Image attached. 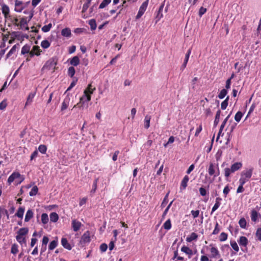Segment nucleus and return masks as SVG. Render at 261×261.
<instances>
[{
    "label": "nucleus",
    "mask_w": 261,
    "mask_h": 261,
    "mask_svg": "<svg viewBox=\"0 0 261 261\" xmlns=\"http://www.w3.org/2000/svg\"><path fill=\"white\" fill-rule=\"evenodd\" d=\"M68 75L71 77L73 76L75 74V69L73 66H71L68 68Z\"/></svg>",
    "instance_id": "nucleus-42"
},
{
    "label": "nucleus",
    "mask_w": 261,
    "mask_h": 261,
    "mask_svg": "<svg viewBox=\"0 0 261 261\" xmlns=\"http://www.w3.org/2000/svg\"><path fill=\"white\" fill-rule=\"evenodd\" d=\"M52 27L51 23H49L47 25H45L42 28V31L44 32H48Z\"/></svg>",
    "instance_id": "nucleus-45"
},
{
    "label": "nucleus",
    "mask_w": 261,
    "mask_h": 261,
    "mask_svg": "<svg viewBox=\"0 0 261 261\" xmlns=\"http://www.w3.org/2000/svg\"><path fill=\"white\" fill-rule=\"evenodd\" d=\"M164 7V4L163 3L160 7L157 15L156 18H158L159 19L163 17V14L162 13L163 9Z\"/></svg>",
    "instance_id": "nucleus-32"
},
{
    "label": "nucleus",
    "mask_w": 261,
    "mask_h": 261,
    "mask_svg": "<svg viewBox=\"0 0 261 261\" xmlns=\"http://www.w3.org/2000/svg\"><path fill=\"white\" fill-rule=\"evenodd\" d=\"M18 245L16 244H13L11 247V252L12 254H15L18 252Z\"/></svg>",
    "instance_id": "nucleus-40"
},
{
    "label": "nucleus",
    "mask_w": 261,
    "mask_h": 261,
    "mask_svg": "<svg viewBox=\"0 0 261 261\" xmlns=\"http://www.w3.org/2000/svg\"><path fill=\"white\" fill-rule=\"evenodd\" d=\"M33 212L31 210H29L26 213L24 221L29 222L33 217Z\"/></svg>",
    "instance_id": "nucleus-16"
},
{
    "label": "nucleus",
    "mask_w": 261,
    "mask_h": 261,
    "mask_svg": "<svg viewBox=\"0 0 261 261\" xmlns=\"http://www.w3.org/2000/svg\"><path fill=\"white\" fill-rule=\"evenodd\" d=\"M7 106V103L5 100H3L0 103V109L3 110H4Z\"/></svg>",
    "instance_id": "nucleus-63"
},
{
    "label": "nucleus",
    "mask_w": 261,
    "mask_h": 261,
    "mask_svg": "<svg viewBox=\"0 0 261 261\" xmlns=\"http://www.w3.org/2000/svg\"><path fill=\"white\" fill-rule=\"evenodd\" d=\"M58 59L56 57H53L49 59L43 66L41 71L44 70H50L52 67H54V70L56 69L55 66L57 64Z\"/></svg>",
    "instance_id": "nucleus-3"
},
{
    "label": "nucleus",
    "mask_w": 261,
    "mask_h": 261,
    "mask_svg": "<svg viewBox=\"0 0 261 261\" xmlns=\"http://www.w3.org/2000/svg\"><path fill=\"white\" fill-rule=\"evenodd\" d=\"M7 215L8 219L9 218V214L8 211L5 208L4 206H0V217L2 215Z\"/></svg>",
    "instance_id": "nucleus-24"
},
{
    "label": "nucleus",
    "mask_w": 261,
    "mask_h": 261,
    "mask_svg": "<svg viewBox=\"0 0 261 261\" xmlns=\"http://www.w3.org/2000/svg\"><path fill=\"white\" fill-rule=\"evenodd\" d=\"M35 96V94L34 93H31L29 94L28 97V98H27V100L26 101V103H25V106L28 105H30L32 101V100L34 98Z\"/></svg>",
    "instance_id": "nucleus-36"
},
{
    "label": "nucleus",
    "mask_w": 261,
    "mask_h": 261,
    "mask_svg": "<svg viewBox=\"0 0 261 261\" xmlns=\"http://www.w3.org/2000/svg\"><path fill=\"white\" fill-rule=\"evenodd\" d=\"M168 195H169V193H168L165 196L162 203H161V207H164L166 206V205L167 204V202H168Z\"/></svg>",
    "instance_id": "nucleus-50"
},
{
    "label": "nucleus",
    "mask_w": 261,
    "mask_h": 261,
    "mask_svg": "<svg viewBox=\"0 0 261 261\" xmlns=\"http://www.w3.org/2000/svg\"><path fill=\"white\" fill-rule=\"evenodd\" d=\"M47 147L45 145H40L39 146L38 150L42 153H45L46 151Z\"/></svg>",
    "instance_id": "nucleus-44"
},
{
    "label": "nucleus",
    "mask_w": 261,
    "mask_h": 261,
    "mask_svg": "<svg viewBox=\"0 0 261 261\" xmlns=\"http://www.w3.org/2000/svg\"><path fill=\"white\" fill-rule=\"evenodd\" d=\"M2 12L4 14L5 17L6 18H8V17H10V15H9V8L8 6H7L6 5H3L2 6Z\"/></svg>",
    "instance_id": "nucleus-12"
},
{
    "label": "nucleus",
    "mask_w": 261,
    "mask_h": 261,
    "mask_svg": "<svg viewBox=\"0 0 261 261\" xmlns=\"http://www.w3.org/2000/svg\"><path fill=\"white\" fill-rule=\"evenodd\" d=\"M81 225V223L76 221V220H73L72 221V227L74 231H77L80 229Z\"/></svg>",
    "instance_id": "nucleus-8"
},
{
    "label": "nucleus",
    "mask_w": 261,
    "mask_h": 261,
    "mask_svg": "<svg viewBox=\"0 0 261 261\" xmlns=\"http://www.w3.org/2000/svg\"><path fill=\"white\" fill-rule=\"evenodd\" d=\"M181 251L188 254L189 258H190L193 255V251L188 247L184 246L181 247Z\"/></svg>",
    "instance_id": "nucleus-9"
},
{
    "label": "nucleus",
    "mask_w": 261,
    "mask_h": 261,
    "mask_svg": "<svg viewBox=\"0 0 261 261\" xmlns=\"http://www.w3.org/2000/svg\"><path fill=\"white\" fill-rule=\"evenodd\" d=\"M69 100H70V98L69 97H67L64 100L63 102H62L61 108V110L62 111H64L68 108Z\"/></svg>",
    "instance_id": "nucleus-15"
},
{
    "label": "nucleus",
    "mask_w": 261,
    "mask_h": 261,
    "mask_svg": "<svg viewBox=\"0 0 261 261\" xmlns=\"http://www.w3.org/2000/svg\"><path fill=\"white\" fill-rule=\"evenodd\" d=\"M225 125H224L223 123H222V124L221 125V126H220V128L218 134V136H217V139H216V141H217L218 140V139H219V138L220 137V136L221 135V134L222 133V132L223 130V129Z\"/></svg>",
    "instance_id": "nucleus-55"
},
{
    "label": "nucleus",
    "mask_w": 261,
    "mask_h": 261,
    "mask_svg": "<svg viewBox=\"0 0 261 261\" xmlns=\"http://www.w3.org/2000/svg\"><path fill=\"white\" fill-rule=\"evenodd\" d=\"M91 84L88 85V87L84 90V95L81 97L80 101L76 105H74L72 110H73L74 108L78 107L81 108L83 107V104L85 102H88L91 100V95L90 94H92L93 91L95 90V88H92Z\"/></svg>",
    "instance_id": "nucleus-1"
},
{
    "label": "nucleus",
    "mask_w": 261,
    "mask_h": 261,
    "mask_svg": "<svg viewBox=\"0 0 261 261\" xmlns=\"http://www.w3.org/2000/svg\"><path fill=\"white\" fill-rule=\"evenodd\" d=\"M29 232V229L27 227L21 228L17 231V235L16 236V239L17 241H19L21 239V237H24L25 235L28 234Z\"/></svg>",
    "instance_id": "nucleus-4"
},
{
    "label": "nucleus",
    "mask_w": 261,
    "mask_h": 261,
    "mask_svg": "<svg viewBox=\"0 0 261 261\" xmlns=\"http://www.w3.org/2000/svg\"><path fill=\"white\" fill-rule=\"evenodd\" d=\"M24 210V208L23 207H19L17 213L15 214V216H17V217L22 219L23 216Z\"/></svg>",
    "instance_id": "nucleus-17"
},
{
    "label": "nucleus",
    "mask_w": 261,
    "mask_h": 261,
    "mask_svg": "<svg viewBox=\"0 0 261 261\" xmlns=\"http://www.w3.org/2000/svg\"><path fill=\"white\" fill-rule=\"evenodd\" d=\"M229 100V96H227L226 99L221 103V108L222 110H225L228 106Z\"/></svg>",
    "instance_id": "nucleus-26"
},
{
    "label": "nucleus",
    "mask_w": 261,
    "mask_h": 261,
    "mask_svg": "<svg viewBox=\"0 0 261 261\" xmlns=\"http://www.w3.org/2000/svg\"><path fill=\"white\" fill-rule=\"evenodd\" d=\"M191 214L194 218H197L199 215V210H196V211L192 210L191 211Z\"/></svg>",
    "instance_id": "nucleus-59"
},
{
    "label": "nucleus",
    "mask_w": 261,
    "mask_h": 261,
    "mask_svg": "<svg viewBox=\"0 0 261 261\" xmlns=\"http://www.w3.org/2000/svg\"><path fill=\"white\" fill-rule=\"evenodd\" d=\"M206 11V9L201 7L199 10V15L201 17Z\"/></svg>",
    "instance_id": "nucleus-58"
},
{
    "label": "nucleus",
    "mask_w": 261,
    "mask_h": 261,
    "mask_svg": "<svg viewBox=\"0 0 261 261\" xmlns=\"http://www.w3.org/2000/svg\"><path fill=\"white\" fill-rule=\"evenodd\" d=\"M70 64L74 66H76L80 64V59L77 56L73 57L70 61Z\"/></svg>",
    "instance_id": "nucleus-14"
},
{
    "label": "nucleus",
    "mask_w": 261,
    "mask_h": 261,
    "mask_svg": "<svg viewBox=\"0 0 261 261\" xmlns=\"http://www.w3.org/2000/svg\"><path fill=\"white\" fill-rule=\"evenodd\" d=\"M91 239L90 237V232L89 231H87L82 236L81 242L82 243H87L90 242Z\"/></svg>",
    "instance_id": "nucleus-5"
},
{
    "label": "nucleus",
    "mask_w": 261,
    "mask_h": 261,
    "mask_svg": "<svg viewBox=\"0 0 261 261\" xmlns=\"http://www.w3.org/2000/svg\"><path fill=\"white\" fill-rule=\"evenodd\" d=\"M92 0H86V2L84 4L83 6L82 13H85L89 8L90 4H91Z\"/></svg>",
    "instance_id": "nucleus-29"
},
{
    "label": "nucleus",
    "mask_w": 261,
    "mask_h": 261,
    "mask_svg": "<svg viewBox=\"0 0 261 261\" xmlns=\"http://www.w3.org/2000/svg\"><path fill=\"white\" fill-rule=\"evenodd\" d=\"M257 216H258L257 212L255 210H253L251 211V218L252 221L253 222H255L257 220Z\"/></svg>",
    "instance_id": "nucleus-31"
},
{
    "label": "nucleus",
    "mask_w": 261,
    "mask_h": 261,
    "mask_svg": "<svg viewBox=\"0 0 261 261\" xmlns=\"http://www.w3.org/2000/svg\"><path fill=\"white\" fill-rule=\"evenodd\" d=\"M242 167V164L241 162H236L231 166L230 168H226L224 169L225 176L228 177L231 173H233L239 170Z\"/></svg>",
    "instance_id": "nucleus-2"
},
{
    "label": "nucleus",
    "mask_w": 261,
    "mask_h": 261,
    "mask_svg": "<svg viewBox=\"0 0 261 261\" xmlns=\"http://www.w3.org/2000/svg\"><path fill=\"white\" fill-rule=\"evenodd\" d=\"M197 238H198V235L195 232H192L190 236L188 237L187 238L186 241L188 242H191L193 240H196L197 239Z\"/></svg>",
    "instance_id": "nucleus-19"
},
{
    "label": "nucleus",
    "mask_w": 261,
    "mask_h": 261,
    "mask_svg": "<svg viewBox=\"0 0 261 261\" xmlns=\"http://www.w3.org/2000/svg\"><path fill=\"white\" fill-rule=\"evenodd\" d=\"M199 192H200V195L202 196H205L206 194V190L202 187H201L199 188Z\"/></svg>",
    "instance_id": "nucleus-61"
},
{
    "label": "nucleus",
    "mask_w": 261,
    "mask_h": 261,
    "mask_svg": "<svg viewBox=\"0 0 261 261\" xmlns=\"http://www.w3.org/2000/svg\"><path fill=\"white\" fill-rule=\"evenodd\" d=\"M173 202V201H172L168 205V206L166 207V208L165 209V210L164 211L163 214V215H162V219H164L165 216L166 215L170 207L171 206L172 203Z\"/></svg>",
    "instance_id": "nucleus-52"
},
{
    "label": "nucleus",
    "mask_w": 261,
    "mask_h": 261,
    "mask_svg": "<svg viewBox=\"0 0 261 261\" xmlns=\"http://www.w3.org/2000/svg\"><path fill=\"white\" fill-rule=\"evenodd\" d=\"M50 220L53 222H56L59 219V216L57 213L53 212L50 214Z\"/></svg>",
    "instance_id": "nucleus-18"
},
{
    "label": "nucleus",
    "mask_w": 261,
    "mask_h": 261,
    "mask_svg": "<svg viewBox=\"0 0 261 261\" xmlns=\"http://www.w3.org/2000/svg\"><path fill=\"white\" fill-rule=\"evenodd\" d=\"M50 43L47 40H43L41 43V46L43 48H47L50 46Z\"/></svg>",
    "instance_id": "nucleus-41"
},
{
    "label": "nucleus",
    "mask_w": 261,
    "mask_h": 261,
    "mask_svg": "<svg viewBox=\"0 0 261 261\" xmlns=\"http://www.w3.org/2000/svg\"><path fill=\"white\" fill-rule=\"evenodd\" d=\"M30 50V46L29 45L25 44V45H24L22 47V48L21 49V53L22 55H24L27 53H29Z\"/></svg>",
    "instance_id": "nucleus-25"
},
{
    "label": "nucleus",
    "mask_w": 261,
    "mask_h": 261,
    "mask_svg": "<svg viewBox=\"0 0 261 261\" xmlns=\"http://www.w3.org/2000/svg\"><path fill=\"white\" fill-rule=\"evenodd\" d=\"M211 252L212 254L213 257H216V256L219 255L218 249L214 247L211 248Z\"/></svg>",
    "instance_id": "nucleus-43"
},
{
    "label": "nucleus",
    "mask_w": 261,
    "mask_h": 261,
    "mask_svg": "<svg viewBox=\"0 0 261 261\" xmlns=\"http://www.w3.org/2000/svg\"><path fill=\"white\" fill-rule=\"evenodd\" d=\"M238 243L240 245L246 247L248 243V241L246 237L242 236L240 238Z\"/></svg>",
    "instance_id": "nucleus-11"
},
{
    "label": "nucleus",
    "mask_w": 261,
    "mask_h": 261,
    "mask_svg": "<svg viewBox=\"0 0 261 261\" xmlns=\"http://www.w3.org/2000/svg\"><path fill=\"white\" fill-rule=\"evenodd\" d=\"M151 119V117L148 115H146L145 117V125L144 127L145 128L147 129L150 126V121Z\"/></svg>",
    "instance_id": "nucleus-23"
},
{
    "label": "nucleus",
    "mask_w": 261,
    "mask_h": 261,
    "mask_svg": "<svg viewBox=\"0 0 261 261\" xmlns=\"http://www.w3.org/2000/svg\"><path fill=\"white\" fill-rule=\"evenodd\" d=\"M218 226H219L218 223H216L215 229L212 233L213 234H216L219 233L220 229L218 227Z\"/></svg>",
    "instance_id": "nucleus-64"
},
{
    "label": "nucleus",
    "mask_w": 261,
    "mask_h": 261,
    "mask_svg": "<svg viewBox=\"0 0 261 261\" xmlns=\"http://www.w3.org/2000/svg\"><path fill=\"white\" fill-rule=\"evenodd\" d=\"M255 235L258 240L261 241V228H257Z\"/></svg>",
    "instance_id": "nucleus-53"
},
{
    "label": "nucleus",
    "mask_w": 261,
    "mask_h": 261,
    "mask_svg": "<svg viewBox=\"0 0 261 261\" xmlns=\"http://www.w3.org/2000/svg\"><path fill=\"white\" fill-rule=\"evenodd\" d=\"M111 2V0H103L99 6V9H103L106 7Z\"/></svg>",
    "instance_id": "nucleus-28"
},
{
    "label": "nucleus",
    "mask_w": 261,
    "mask_h": 261,
    "mask_svg": "<svg viewBox=\"0 0 261 261\" xmlns=\"http://www.w3.org/2000/svg\"><path fill=\"white\" fill-rule=\"evenodd\" d=\"M215 173L214 167L212 163H211L208 168V173L210 175H214Z\"/></svg>",
    "instance_id": "nucleus-49"
},
{
    "label": "nucleus",
    "mask_w": 261,
    "mask_h": 261,
    "mask_svg": "<svg viewBox=\"0 0 261 261\" xmlns=\"http://www.w3.org/2000/svg\"><path fill=\"white\" fill-rule=\"evenodd\" d=\"M164 229L169 230L171 227V223L170 219L167 220L163 225Z\"/></svg>",
    "instance_id": "nucleus-38"
},
{
    "label": "nucleus",
    "mask_w": 261,
    "mask_h": 261,
    "mask_svg": "<svg viewBox=\"0 0 261 261\" xmlns=\"http://www.w3.org/2000/svg\"><path fill=\"white\" fill-rule=\"evenodd\" d=\"M220 115H221V111L219 110L216 113L215 119L214 122V126H216L218 125V124L219 123Z\"/></svg>",
    "instance_id": "nucleus-21"
},
{
    "label": "nucleus",
    "mask_w": 261,
    "mask_h": 261,
    "mask_svg": "<svg viewBox=\"0 0 261 261\" xmlns=\"http://www.w3.org/2000/svg\"><path fill=\"white\" fill-rule=\"evenodd\" d=\"M77 80L76 79L75 80H73L71 83L70 84V85L69 86V87L67 88V91H69L76 84V82H77Z\"/></svg>",
    "instance_id": "nucleus-57"
},
{
    "label": "nucleus",
    "mask_w": 261,
    "mask_h": 261,
    "mask_svg": "<svg viewBox=\"0 0 261 261\" xmlns=\"http://www.w3.org/2000/svg\"><path fill=\"white\" fill-rule=\"evenodd\" d=\"M108 248V245L106 243H102L100 246V250L101 252H105Z\"/></svg>",
    "instance_id": "nucleus-51"
},
{
    "label": "nucleus",
    "mask_w": 261,
    "mask_h": 261,
    "mask_svg": "<svg viewBox=\"0 0 261 261\" xmlns=\"http://www.w3.org/2000/svg\"><path fill=\"white\" fill-rule=\"evenodd\" d=\"M38 191V188L36 186H34L31 191L30 192L29 195L30 196H33L37 194Z\"/></svg>",
    "instance_id": "nucleus-35"
},
{
    "label": "nucleus",
    "mask_w": 261,
    "mask_h": 261,
    "mask_svg": "<svg viewBox=\"0 0 261 261\" xmlns=\"http://www.w3.org/2000/svg\"><path fill=\"white\" fill-rule=\"evenodd\" d=\"M240 227L242 228H245L246 227V221L244 218H242L239 221Z\"/></svg>",
    "instance_id": "nucleus-37"
},
{
    "label": "nucleus",
    "mask_w": 261,
    "mask_h": 261,
    "mask_svg": "<svg viewBox=\"0 0 261 261\" xmlns=\"http://www.w3.org/2000/svg\"><path fill=\"white\" fill-rule=\"evenodd\" d=\"M227 93V90L225 89H223L222 90H221L220 93L218 94V97L220 99H223L226 95Z\"/></svg>",
    "instance_id": "nucleus-34"
},
{
    "label": "nucleus",
    "mask_w": 261,
    "mask_h": 261,
    "mask_svg": "<svg viewBox=\"0 0 261 261\" xmlns=\"http://www.w3.org/2000/svg\"><path fill=\"white\" fill-rule=\"evenodd\" d=\"M32 51H33L34 53L36 51L37 52L35 53V55L37 56L40 55V52L41 51L39 46L37 45L33 46Z\"/></svg>",
    "instance_id": "nucleus-47"
},
{
    "label": "nucleus",
    "mask_w": 261,
    "mask_h": 261,
    "mask_svg": "<svg viewBox=\"0 0 261 261\" xmlns=\"http://www.w3.org/2000/svg\"><path fill=\"white\" fill-rule=\"evenodd\" d=\"M61 35L66 37H70L71 35L70 29L68 28L63 29L61 31Z\"/></svg>",
    "instance_id": "nucleus-13"
},
{
    "label": "nucleus",
    "mask_w": 261,
    "mask_h": 261,
    "mask_svg": "<svg viewBox=\"0 0 261 261\" xmlns=\"http://www.w3.org/2000/svg\"><path fill=\"white\" fill-rule=\"evenodd\" d=\"M98 181V178H96L94 181L93 185V189H92L91 192L94 193L96 190L97 188V183Z\"/></svg>",
    "instance_id": "nucleus-54"
},
{
    "label": "nucleus",
    "mask_w": 261,
    "mask_h": 261,
    "mask_svg": "<svg viewBox=\"0 0 261 261\" xmlns=\"http://www.w3.org/2000/svg\"><path fill=\"white\" fill-rule=\"evenodd\" d=\"M248 180V179H247V178H245L243 176H241L239 180L240 185L243 186L245 184V182Z\"/></svg>",
    "instance_id": "nucleus-60"
},
{
    "label": "nucleus",
    "mask_w": 261,
    "mask_h": 261,
    "mask_svg": "<svg viewBox=\"0 0 261 261\" xmlns=\"http://www.w3.org/2000/svg\"><path fill=\"white\" fill-rule=\"evenodd\" d=\"M61 244L63 247L68 250H70L72 249L71 245L68 243L66 238H63L61 239Z\"/></svg>",
    "instance_id": "nucleus-10"
},
{
    "label": "nucleus",
    "mask_w": 261,
    "mask_h": 261,
    "mask_svg": "<svg viewBox=\"0 0 261 261\" xmlns=\"http://www.w3.org/2000/svg\"><path fill=\"white\" fill-rule=\"evenodd\" d=\"M20 177H21V175L19 173L14 172L9 177L8 179V182L10 185L15 179Z\"/></svg>",
    "instance_id": "nucleus-6"
},
{
    "label": "nucleus",
    "mask_w": 261,
    "mask_h": 261,
    "mask_svg": "<svg viewBox=\"0 0 261 261\" xmlns=\"http://www.w3.org/2000/svg\"><path fill=\"white\" fill-rule=\"evenodd\" d=\"M220 203H218V202H216L215 204H214V205L213 206V208H212V212H211V214L214 212H215L217 209H218V207L220 206Z\"/></svg>",
    "instance_id": "nucleus-56"
},
{
    "label": "nucleus",
    "mask_w": 261,
    "mask_h": 261,
    "mask_svg": "<svg viewBox=\"0 0 261 261\" xmlns=\"http://www.w3.org/2000/svg\"><path fill=\"white\" fill-rule=\"evenodd\" d=\"M148 2L149 0H146V1H145L141 6L139 9V11L143 12L144 13L148 6Z\"/></svg>",
    "instance_id": "nucleus-30"
},
{
    "label": "nucleus",
    "mask_w": 261,
    "mask_h": 261,
    "mask_svg": "<svg viewBox=\"0 0 261 261\" xmlns=\"http://www.w3.org/2000/svg\"><path fill=\"white\" fill-rule=\"evenodd\" d=\"M49 241V239L46 236H44L42 239V245L44 246H46L47 244Z\"/></svg>",
    "instance_id": "nucleus-62"
},
{
    "label": "nucleus",
    "mask_w": 261,
    "mask_h": 261,
    "mask_svg": "<svg viewBox=\"0 0 261 261\" xmlns=\"http://www.w3.org/2000/svg\"><path fill=\"white\" fill-rule=\"evenodd\" d=\"M230 245L234 251H236L237 252H238L239 251V248L238 244H237V243L236 242H234V241L231 242Z\"/></svg>",
    "instance_id": "nucleus-48"
},
{
    "label": "nucleus",
    "mask_w": 261,
    "mask_h": 261,
    "mask_svg": "<svg viewBox=\"0 0 261 261\" xmlns=\"http://www.w3.org/2000/svg\"><path fill=\"white\" fill-rule=\"evenodd\" d=\"M189 177L187 175H186L182 180L181 182V187H182L184 189L187 187V182L189 181Z\"/></svg>",
    "instance_id": "nucleus-20"
},
{
    "label": "nucleus",
    "mask_w": 261,
    "mask_h": 261,
    "mask_svg": "<svg viewBox=\"0 0 261 261\" xmlns=\"http://www.w3.org/2000/svg\"><path fill=\"white\" fill-rule=\"evenodd\" d=\"M252 169H249L248 170H247L246 171H244L241 173V176H243L245 178H247V179H248L251 178L252 174Z\"/></svg>",
    "instance_id": "nucleus-7"
},
{
    "label": "nucleus",
    "mask_w": 261,
    "mask_h": 261,
    "mask_svg": "<svg viewBox=\"0 0 261 261\" xmlns=\"http://www.w3.org/2000/svg\"><path fill=\"white\" fill-rule=\"evenodd\" d=\"M227 239V234L225 232H222L219 237V240L221 242L225 241Z\"/></svg>",
    "instance_id": "nucleus-46"
},
{
    "label": "nucleus",
    "mask_w": 261,
    "mask_h": 261,
    "mask_svg": "<svg viewBox=\"0 0 261 261\" xmlns=\"http://www.w3.org/2000/svg\"><path fill=\"white\" fill-rule=\"evenodd\" d=\"M242 116H243V113L239 111L236 113V114L234 116V120L237 122H239L241 120Z\"/></svg>",
    "instance_id": "nucleus-39"
},
{
    "label": "nucleus",
    "mask_w": 261,
    "mask_h": 261,
    "mask_svg": "<svg viewBox=\"0 0 261 261\" xmlns=\"http://www.w3.org/2000/svg\"><path fill=\"white\" fill-rule=\"evenodd\" d=\"M89 24L90 26L91 30H95L96 29L97 25L95 19H92L90 20L89 21Z\"/></svg>",
    "instance_id": "nucleus-27"
},
{
    "label": "nucleus",
    "mask_w": 261,
    "mask_h": 261,
    "mask_svg": "<svg viewBox=\"0 0 261 261\" xmlns=\"http://www.w3.org/2000/svg\"><path fill=\"white\" fill-rule=\"evenodd\" d=\"M41 221L44 224H46L48 221V217L47 214L43 213L41 215Z\"/></svg>",
    "instance_id": "nucleus-33"
},
{
    "label": "nucleus",
    "mask_w": 261,
    "mask_h": 261,
    "mask_svg": "<svg viewBox=\"0 0 261 261\" xmlns=\"http://www.w3.org/2000/svg\"><path fill=\"white\" fill-rule=\"evenodd\" d=\"M57 245H58V240L57 239L55 240L52 241L50 243V244L49 245L48 249L50 250H52L54 249L57 247Z\"/></svg>",
    "instance_id": "nucleus-22"
}]
</instances>
